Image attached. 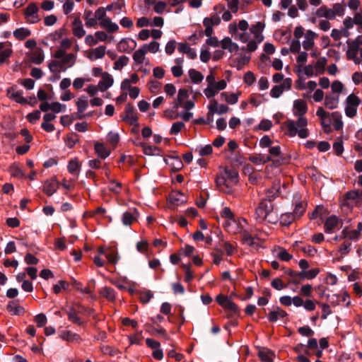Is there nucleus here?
Listing matches in <instances>:
<instances>
[{
	"label": "nucleus",
	"mask_w": 362,
	"mask_h": 362,
	"mask_svg": "<svg viewBox=\"0 0 362 362\" xmlns=\"http://www.w3.org/2000/svg\"><path fill=\"white\" fill-rule=\"evenodd\" d=\"M345 114L348 117L353 118L356 115L357 108L361 104V99L354 93H351L345 101Z\"/></svg>",
	"instance_id": "7ed1b4c3"
},
{
	"label": "nucleus",
	"mask_w": 362,
	"mask_h": 362,
	"mask_svg": "<svg viewBox=\"0 0 362 362\" xmlns=\"http://www.w3.org/2000/svg\"><path fill=\"white\" fill-rule=\"evenodd\" d=\"M339 103V95H334L332 93L327 94L325 98V106L329 109L334 110L336 109Z\"/></svg>",
	"instance_id": "6ab92c4d"
},
{
	"label": "nucleus",
	"mask_w": 362,
	"mask_h": 362,
	"mask_svg": "<svg viewBox=\"0 0 362 362\" xmlns=\"http://www.w3.org/2000/svg\"><path fill=\"white\" fill-rule=\"evenodd\" d=\"M255 219L259 223L267 221L269 223H276L277 216L274 213V205L272 202L262 200L255 209Z\"/></svg>",
	"instance_id": "f03ea898"
},
{
	"label": "nucleus",
	"mask_w": 362,
	"mask_h": 362,
	"mask_svg": "<svg viewBox=\"0 0 362 362\" xmlns=\"http://www.w3.org/2000/svg\"><path fill=\"white\" fill-rule=\"evenodd\" d=\"M317 35L313 31L308 30L305 32L303 40L302 42V46L306 51L311 50L315 45V39Z\"/></svg>",
	"instance_id": "ddd939ff"
},
{
	"label": "nucleus",
	"mask_w": 362,
	"mask_h": 362,
	"mask_svg": "<svg viewBox=\"0 0 362 362\" xmlns=\"http://www.w3.org/2000/svg\"><path fill=\"white\" fill-rule=\"evenodd\" d=\"M83 18L86 22V25L88 28H93L97 25V20L91 11H85Z\"/></svg>",
	"instance_id": "2f4dec72"
},
{
	"label": "nucleus",
	"mask_w": 362,
	"mask_h": 362,
	"mask_svg": "<svg viewBox=\"0 0 362 362\" xmlns=\"http://www.w3.org/2000/svg\"><path fill=\"white\" fill-rule=\"evenodd\" d=\"M296 218L292 213H285L281 216L280 223L282 226H288L291 224Z\"/></svg>",
	"instance_id": "c03bdc74"
},
{
	"label": "nucleus",
	"mask_w": 362,
	"mask_h": 362,
	"mask_svg": "<svg viewBox=\"0 0 362 362\" xmlns=\"http://www.w3.org/2000/svg\"><path fill=\"white\" fill-rule=\"evenodd\" d=\"M221 216L223 218H228V224L230 225L231 223L235 224V221L233 218V214L231 211V210L228 207H225L221 213Z\"/></svg>",
	"instance_id": "052dcab7"
},
{
	"label": "nucleus",
	"mask_w": 362,
	"mask_h": 362,
	"mask_svg": "<svg viewBox=\"0 0 362 362\" xmlns=\"http://www.w3.org/2000/svg\"><path fill=\"white\" fill-rule=\"evenodd\" d=\"M315 16L318 18H325L329 20L334 19V14L331 8L327 6H321L315 11Z\"/></svg>",
	"instance_id": "bb28decb"
},
{
	"label": "nucleus",
	"mask_w": 362,
	"mask_h": 362,
	"mask_svg": "<svg viewBox=\"0 0 362 362\" xmlns=\"http://www.w3.org/2000/svg\"><path fill=\"white\" fill-rule=\"evenodd\" d=\"M7 96L20 104H26L28 100L23 96V91L18 90L16 87L12 86L7 89Z\"/></svg>",
	"instance_id": "9d476101"
},
{
	"label": "nucleus",
	"mask_w": 362,
	"mask_h": 362,
	"mask_svg": "<svg viewBox=\"0 0 362 362\" xmlns=\"http://www.w3.org/2000/svg\"><path fill=\"white\" fill-rule=\"evenodd\" d=\"M249 160L252 163L260 165V164H264L266 163H268L272 160V157L269 156H265V155H254L252 156H250Z\"/></svg>",
	"instance_id": "72a5a7b5"
},
{
	"label": "nucleus",
	"mask_w": 362,
	"mask_h": 362,
	"mask_svg": "<svg viewBox=\"0 0 362 362\" xmlns=\"http://www.w3.org/2000/svg\"><path fill=\"white\" fill-rule=\"evenodd\" d=\"M144 49L146 50V52L156 53L159 51L160 44L156 41H153L149 44H144L142 45Z\"/></svg>",
	"instance_id": "864d4df0"
},
{
	"label": "nucleus",
	"mask_w": 362,
	"mask_h": 362,
	"mask_svg": "<svg viewBox=\"0 0 362 362\" xmlns=\"http://www.w3.org/2000/svg\"><path fill=\"white\" fill-rule=\"evenodd\" d=\"M129 62V57L125 55H122V56L119 57V59L114 62L113 68L115 70H120L124 66L127 65Z\"/></svg>",
	"instance_id": "de8ad7c7"
},
{
	"label": "nucleus",
	"mask_w": 362,
	"mask_h": 362,
	"mask_svg": "<svg viewBox=\"0 0 362 362\" xmlns=\"http://www.w3.org/2000/svg\"><path fill=\"white\" fill-rule=\"evenodd\" d=\"M345 201L342 205H347L348 207H352L354 203L359 201L358 191H349L344 195Z\"/></svg>",
	"instance_id": "b1692460"
},
{
	"label": "nucleus",
	"mask_w": 362,
	"mask_h": 362,
	"mask_svg": "<svg viewBox=\"0 0 362 362\" xmlns=\"http://www.w3.org/2000/svg\"><path fill=\"white\" fill-rule=\"evenodd\" d=\"M59 183L54 178L47 180L43 186V192L47 196H52L58 189Z\"/></svg>",
	"instance_id": "aec40b11"
},
{
	"label": "nucleus",
	"mask_w": 362,
	"mask_h": 362,
	"mask_svg": "<svg viewBox=\"0 0 362 362\" xmlns=\"http://www.w3.org/2000/svg\"><path fill=\"white\" fill-rule=\"evenodd\" d=\"M332 118L333 119L332 125L335 130H340L343 127V122L341 120V115L339 112H334L332 113Z\"/></svg>",
	"instance_id": "a19ab883"
},
{
	"label": "nucleus",
	"mask_w": 362,
	"mask_h": 362,
	"mask_svg": "<svg viewBox=\"0 0 362 362\" xmlns=\"http://www.w3.org/2000/svg\"><path fill=\"white\" fill-rule=\"evenodd\" d=\"M221 18L216 13L210 17H206L203 20V25L205 27L204 33L206 36H210L213 34V26L218 25L221 23Z\"/></svg>",
	"instance_id": "423d86ee"
},
{
	"label": "nucleus",
	"mask_w": 362,
	"mask_h": 362,
	"mask_svg": "<svg viewBox=\"0 0 362 362\" xmlns=\"http://www.w3.org/2000/svg\"><path fill=\"white\" fill-rule=\"evenodd\" d=\"M185 127V124L182 122H176L172 124L171 129L170 130V134L171 135L177 134L183 128Z\"/></svg>",
	"instance_id": "e2e57ef3"
},
{
	"label": "nucleus",
	"mask_w": 362,
	"mask_h": 362,
	"mask_svg": "<svg viewBox=\"0 0 362 362\" xmlns=\"http://www.w3.org/2000/svg\"><path fill=\"white\" fill-rule=\"evenodd\" d=\"M331 10L334 14V18L336 16H343L345 13V7L342 4L337 3L333 4Z\"/></svg>",
	"instance_id": "603ef678"
},
{
	"label": "nucleus",
	"mask_w": 362,
	"mask_h": 362,
	"mask_svg": "<svg viewBox=\"0 0 362 362\" xmlns=\"http://www.w3.org/2000/svg\"><path fill=\"white\" fill-rule=\"evenodd\" d=\"M100 295L110 301H114L115 300V290L110 287H103L100 291Z\"/></svg>",
	"instance_id": "79ce46f5"
},
{
	"label": "nucleus",
	"mask_w": 362,
	"mask_h": 362,
	"mask_svg": "<svg viewBox=\"0 0 362 362\" xmlns=\"http://www.w3.org/2000/svg\"><path fill=\"white\" fill-rule=\"evenodd\" d=\"M170 202L176 205L180 206L187 202V197L180 192H173L169 195Z\"/></svg>",
	"instance_id": "412c9836"
},
{
	"label": "nucleus",
	"mask_w": 362,
	"mask_h": 362,
	"mask_svg": "<svg viewBox=\"0 0 362 362\" xmlns=\"http://www.w3.org/2000/svg\"><path fill=\"white\" fill-rule=\"evenodd\" d=\"M144 153L146 154V155H148V156H155V155H159L160 153V148H158V147H156V146H144Z\"/></svg>",
	"instance_id": "0e129e2a"
},
{
	"label": "nucleus",
	"mask_w": 362,
	"mask_h": 362,
	"mask_svg": "<svg viewBox=\"0 0 362 362\" xmlns=\"http://www.w3.org/2000/svg\"><path fill=\"white\" fill-rule=\"evenodd\" d=\"M344 88V84L341 81L336 80L333 81L331 85L332 93L339 95V93H341Z\"/></svg>",
	"instance_id": "4d7b16f0"
},
{
	"label": "nucleus",
	"mask_w": 362,
	"mask_h": 362,
	"mask_svg": "<svg viewBox=\"0 0 362 362\" xmlns=\"http://www.w3.org/2000/svg\"><path fill=\"white\" fill-rule=\"evenodd\" d=\"M246 46L242 47L241 49L244 52H252L255 51L258 47V42L255 39L254 40H248Z\"/></svg>",
	"instance_id": "bf43d9fd"
},
{
	"label": "nucleus",
	"mask_w": 362,
	"mask_h": 362,
	"mask_svg": "<svg viewBox=\"0 0 362 362\" xmlns=\"http://www.w3.org/2000/svg\"><path fill=\"white\" fill-rule=\"evenodd\" d=\"M204 93L207 98H211L218 93V90L214 85H208Z\"/></svg>",
	"instance_id": "69168bd1"
},
{
	"label": "nucleus",
	"mask_w": 362,
	"mask_h": 362,
	"mask_svg": "<svg viewBox=\"0 0 362 362\" xmlns=\"http://www.w3.org/2000/svg\"><path fill=\"white\" fill-rule=\"evenodd\" d=\"M241 236L242 242L243 244L247 245L248 246H253L255 244V237L247 231H243L242 233Z\"/></svg>",
	"instance_id": "09e8293b"
},
{
	"label": "nucleus",
	"mask_w": 362,
	"mask_h": 362,
	"mask_svg": "<svg viewBox=\"0 0 362 362\" xmlns=\"http://www.w3.org/2000/svg\"><path fill=\"white\" fill-rule=\"evenodd\" d=\"M221 45L223 49H227L231 53L238 52L239 49V46L228 37H224L221 41Z\"/></svg>",
	"instance_id": "a878e982"
},
{
	"label": "nucleus",
	"mask_w": 362,
	"mask_h": 362,
	"mask_svg": "<svg viewBox=\"0 0 362 362\" xmlns=\"http://www.w3.org/2000/svg\"><path fill=\"white\" fill-rule=\"evenodd\" d=\"M279 194V189L276 187H272L266 192V199L267 202H272Z\"/></svg>",
	"instance_id": "680f3d73"
},
{
	"label": "nucleus",
	"mask_w": 362,
	"mask_h": 362,
	"mask_svg": "<svg viewBox=\"0 0 362 362\" xmlns=\"http://www.w3.org/2000/svg\"><path fill=\"white\" fill-rule=\"evenodd\" d=\"M76 56L74 54H66L62 59V65H68L69 67L72 66L75 64Z\"/></svg>",
	"instance_id": "13d9d810"
},
{
	"label": "nucleus",
	"mask_w": 362,
	"mask_h": 362,
	"mask_svg": "<svg viewBox=\"0 0 362 362\" xmlns=\"http://www.w3.org/2000/svg\"><path fill=\"white\" fill-rule=\"evenodd\" d=\"M59 337L64 341L69 342H80L81 339L80 336L69 330L63 329L59 332Z\"/></svg>",
	"instance_id": "f3484780"
},
{
	"label": "nucleus",
	"mask_w": 362,
	"mask_h": 362,
	"mask_svg": "<svg viewBox=\"0 0 362 362\" xmlns=\"http://www.w3.org/2000/svg\"><path fill=\"white\" fill-rule=\"evenodd\" d=\"M287 315L288 314L285 310H282L279 307H276L268 314V319L270 322H276L279 319L286 317Z\"/></svg>",
	"instance_id": "5701e85b"
},
{
	"label": "nucleus",
	"mask_w": 362,
	"mask_h": 362,
	"mask_svg": "<svg viewBox=\"0 0 362 362\" xmlns=\"http://www.w3.org/2000/svg\"><path fill=\"white\" fill-rule=\"evenodd\" d=\"M308 109L307 103L304 100L297 99L293 101V114L298 117V119L296 121L288 119L285 122L287 135L291 137L298 135L300 139L308 136V119L305 117Z\"/></svg>",
	"instance_id": "f257e3e1"
},
{
	"label": "nucleus",
	"mask_w": 362,
	"mask_h": 362,
	"mask_svg": "<svg viewBox=\"0 0 362 362\" xmlns=\"http://www.w3.org/2000/svg\"><path fill=\"white\" fill-rule=\"evenodd\" d=\"M123 120L131 125L137 124L138 117L134 111V106L129 103L127 104L125 107V115L123 117Z\"/></svg>",
	"instance_id": "f8f14e48"
},
{
	"label": "nucleus",
	"mask_w": 362,
	"mask_h": 362,
	"mask_svg": "<svg viewBox=\"0 0 362 362\" xmlns=\"http://www.w3.org/2000/svg\"><path fill=\"white\" fill-rule=\"evenodd\" d=\"M88 105L87 98L84 95L81 96L76 102L78 112H83L88 107Z\"/></svg>",
	"instance_id": "5fc2aeb1"
},
{
	"label": "nucleus",
	"mask_w": 362,
	"mask_h": 362,
	"mask_svg": "<svg viewBox=\"0 0 362 362\" xmlns=\"http://www.w3.org/2000/svg\"><path fill=\"white\" fill-rule=\"evenodd\" d=\"M264 28V25L262 23L257 22L256 24L252 25L250 29V33L254 35V38L258 42H262L264 40V36L262 35Z\"/></svg>",
	"instance_id": "a211bd4d"
},
{
	"label": "nucleus",
	"mask_w": 362,
	"mask_h": 362,
	"mask_svg": "<svg viewBox=\"0 0 362 362\" xmlns=\"http://www.w3.org/2000/svg\"><path fill=\"white\" fill-rule=\"evenodd\" d=\"M68 170L72 175H76L80 170V165L77 159H73L68 164Z\"/></svg>",
	"instance_id": "8fccbe9b"
},
{
	"label": "nucleus",
	"mask_w": 362,
	"mask_h": 362,
	"mask_svg": "<svg viewBox=\"0 0 362 362\" xmlns=\"http://www.w3.org/2000/svg\"><path fill=\"white\" fill-rule=\"evenodd\" d=\"M339 219L333 216L327 218L325 223V231L327 233H332L338 227Z\"/></svg>",
	"instance_id": "c85d7f7f"
},
{
	"label": "nucleus",
	"mask_w": 362,
	"mask_h": 362,
	"mask_svg": "<svg viewBox=\"0 0 362 362\" xmlns=\"http://www.w3.org/2000/svg\"><path fill=\"white\" fill-rule=\"evenodd\" d=\"M343 25L344 26L343 28V31H344V36L347 37L348 30L352 28L354 25L362 27V14L360 13H356L353 18L347 16L344 20Z\"/></svg>",
	"instance_id": "1a4fd4ad"
},
{
	"label": "nucleus",
	"mask_w": 362,
	"mask_h": 362,
	"mask_svg": "<svg viewBox=\"0 0 362 362\" xmlns=\"http://www.w3.org/2000/svg\"><path fill=\"white\" fill-rule=\"evenodd\" d=\"M304 28L302 26H297L294 29V38L290 42V50L292 53L299 52L301 49L300 39L304 37Z\"/></svg>",
	"instance_id": "39448f33"
},
{
	"label": "nucleus",
	"mask_w": 362,
	"mask_h": 362,
	"mask_svg": "<svg viewBox=\"0 0 362 362\" xmlns=\"http://www.w3.org/2000/svg\"><path fill=\"white\" fill-rule=\"evenodd\" d=\"M99 25L100 28L105 29L108 33H115L119 29L117 24L113 23L109 17L100 21Z\"/></svg>",
	"instance_id": "393cba45"
},
{
	"label": "nucleus",
	"mask_w": 362,
	"mask_h": 362,
	"mask_svg": "<svg viewBox=\"0 0 362 362\" xmlns=\"http://www.w3.org/2000/svg\"><path fill=\"white\" fill-rule=\"evenodd\" d=\"M146 50L144 49V47L141 46L139 49L135 51L132 57L135 63L138 64H141L144 62L145 55L146 54Z\"/></svg>",
	"instance_id": "c9c22d12"
},
{
	"label": "nucleus",
	"mask_w": 362,
	"mask_h": 362,
	"mask_svg": "<svg viewBox=\"0 0 362 362\" xmlns=\"http://www.w3.org/2000/svg\"><path fill=\"white\" fill-rule=\"evenodd\" d=\"M101 78L102 79L98 83V89L101 92H105L113 85L114 78L112 75L105 71Z\"/></svg>",
	"instance_id": "4468645a"
},
{
	"label": "nucleus",
	"mask_w": 362,
	"mask_h": 362,
	"mask_svg": "<svg viewBox=\"0 0 362 362\" xmlns=\"http://www.w3.org/2000/svg\"><path fill=\"white\" fill-rule=\"evenodd\" d=\"M307 207V203L305 202H298L295 204V207L292 214L296 219L300 218L305 213Z\"/></svg>",
	"instance_id": "7c9ffc66"
},
{
	"label": "nucleus",
	"mask_w": 362,
	"mask_h": 362,
	"mask_svg": "<svg viewBox=\"0 0 362 362\" xmlns=\"http://www.w3.org/2000/svg\"><path fill=\"white\" fill-rule=\"evenodd\" d=\"M136 47V42L131 38H123L117 45V49L120 52L130 53Z\"/></svg>",
	"instance_id": "9b49d317"
},
{
	"label": "nucleus",
	"mask_w": 362,
	"mask_h": 362,
	"mask_svg": "<svg viewBox=\"0 0 362 362\" xmlns=\"http://www.w3.org/2000/svg\"><path fill=\"white\" fill-rule=\"evenodd\" d=\"M216 184L218 189L224 193L230 194L233 191L234 186L229 185L228 180H224L223 176L216 177Z\"/></svg>",
	"instance_id": "2eb2a0df"
},
{
	"label": "nucleus",
	"mask_w": 362,
	"mask_h": 362,
	"mask_svg": "<svg viewBox=\"0 0 362 362\" xmlns=\"http://www.w3.org/2000/svg\"><path fill=\"white\" fill-rule=\"evenodd\" d=\"M50 110L55 113L64 112L66 110V105L59 102H54L50 104Z\"/></svg>",
	"instance_id": "774afa93"
},
{
	"label": "nucleus",
	"mask_w": 362,
	"mask_h": 362,
	"mask_svg": "<svg viewBox=\"0 0 362 362\" xmlns=\"http://www.w3.org/2000/svg\"><path fill=\"white\" fill-rule=\"evenodd\" d=\"M12 54V49L10 47H5V44L0 43V64H3L10 57Z\"/></svg>",
	"instance_id": "4c0bfd02"
},
{
	"label": "nucleus",
	"mask_w": 362,
	"mask_h": 362,
	"mask_svg": "<svg viewBox=\"0 0 362 362\" xmlns=\"http://www.w3.org/2000/svg\"><path fill=\"white\" fill-rule=\"evenodd\" d=\"M208 110L207 116L209 117L210 115H214L215 113L218 115L226 114L230 110V108L226 105H220L215 99H212L208 105Z\"/></svg>",
	"instance_id": "6e6552de"
},
{
	"label": "nucleus",
	"mask_w": 362,
	"mask_h": 362,
	"mask_svg": "<svg viewBox=\"0 0 362 362\" xmlns=\"http://www.w3.org/2000/svg\"><path fill=\"white\" fill-rule=\"evenodd\" d=\"M71 30L74 36L78 38H81L86 35L82 21L78 17L76 18L72 22Z\"/></svg>",
	"instance_id": "dca6fc26"
},
{
	"label": "nucleus",
	"mask_w": 362,
	"mask_h": 362,
	"mask_svg": "<svg viewBox=\"0 0 362 362\" xmlns=\"http://www.w3.org/2000/svg\"><path fill=\"white\" fill-rule=\"evenodd\" d=\"M216 176H223L224 180H228L229 185H233L234 187L239 182L238 172L234 168H223Z\"/></svg>",
	"instance_id": "0eeeda50"
},
{
	"label": "nucleus",
	"mask_w": 362,
	"mask_h": 362,
	"mask_svg": "<svg viewBox=\"0 0 362 362\" xmlns=\"http://www.w3.org/2000/svg\"><path fill=\"white\" fill-rule=\"evenodd\" d=\"M342 233L344 235V238L352 240H358L360 236V233H358L356 230H349L347 228L344 229Z\"/></svg>",
	"instance_id": "6e6d98bb"
},
{
	"label": "nucleus",
	"mask_w": 362,
	"mask_h": 362,
	"mask_svg": "<svg viewBox=\"0 0 362 362\" xmlns=\"http://www.w3.org/2000/svg\"><path fill=\"white\" fill-rule=\"evenodd\" d=\"M191 81L196 84L201 83L204 79L203 74L194 69H190L188 71Z\"/></svg>",
	"instance_id": "58836bf2"
},
{
	"label": "nucleus",
	"mask_w": 362,
	"mask_h": 362,
	"mask_svg": "<svg viewBox=\"0 0 362 362\" xmlns=\"http://www.w3.org/2000/svg\"><path fill=\"white\" fill-rule=\"evenodd\" d=\"M6 309L8 313L15 315L23 314L25 312V309L19 305L17 301L8 302Z\"/></svg>",
	"instance_id": "c756f323"
},
{
	"label": "nucleus",
	"mask_w": 362,
	"mask_h": 362,
	"mask_svg": "<svg viewBox=\"0 0 362 362\" xmlns=\"http://www.w3.org/2000/svg\"><path fill=\"white\" fill-rule=\"evenodd\" d=\"M40 8L35 3H30L24 9L26 22L30 24L38 23L41 20V17L38 14Z\"/></svg>",
	"instance_id": "20e7f679"
},
{
	"label": "nucleus",
	"mask_w": 362,
	"mask_h": 362,
	"mask_svg": "<svg viewBox=\"0 0 362 362\" xmlns=\"http://www.w3.org/2000/svg\"><path fill=\"white\" fill-rule=\"evenodd\" d=\"M66 314L68 315V319L73 323L78 325L82 324L81 318L78 316L77 313L74 308H71L66 310Z\"/></svg>",
	"instance_id": "a18cd8bd"
},
{
	"label": "nucleus",
	"mask_w": 362,
	"mask_h": 362,
	"mask_svg": "<svg viewBox=\"0 0 362 362\" xmlns=\"http://www.w3.org/2000/svg\"><path fill=\"white\" fill-rule=\"evenodd\" d=\"M78 141V135L75 133L69 134L65 138V144L69 148H73Z\"/></svg>",
	"instance_id": "3c124183"
},
{
	"label": "nucleus",
	"mask_w": 362,
	"mask_h": 362,
	"mask_svg": "<svg viewBox=\"0 0 362 362\" xmlns=\"http://www.w3.org/2000/svg\"><path fill=\"white\" fill-rule=\"evenodd\" d=\"M136 220V216L130 211H126L122 217V222L124 226H130Z\"/></svg>",
	"instance_id": "49530a36"
},
{
	"label": "nucleus",
	"mask_w": 362,
	"mask_h": 362,
	"mask_svg": "<svg viewBox=\"0 0 362 362\" xmlns=\"http://www.w3.org/2000/svg\"><path fill=\"white\" fill-rule=\"evenodd\" d=\"M327 62V59L325 57H320L316 61V63L313 67L315 68L317 76L324 74Z\"/></svg>",
	"instance_id": "e433bc0d"
},
{
	"label": "nucleus",
	"mask_w": 362,
	"mask_h": 362,
	"mask_svg": "<svg viewBox=\"0 0 362 362\" xmlns=\"http://www.w3.org/2000/svg\"><path fill=\"white\" fill-rule=\"evenodd\" d=\"M30 60L35 64H41L44 60V54L42 49H36L31 53Z\"/></svg>",
	"instance_id": "37998d69"
},
{
	"label": "nucleus",
	"mask_w": 362,
	"mask_h": 362,
	"mask_svg": "<svg viewBox=\"0 0 362 362\" xmlns=\"http://www.w3.org/2000/svg\"><path fill=\"white\" fill-rule=\"evenodd\" d=\"M177 50L180 53L187 54L190 59H194L197 56L195 49L191 48L187 43H179Z\"/></svg>",
	"instance_id": "4be33fe9"
},
{
	"label": "nucleus",
	"mask_w": 362,
	"mask_h": 362,
	"mask_svg": "<svg viewBox=\"0 0 362 362\" xmlns=\"http://www.w3.org/2000/svg\"><path fill=\"white\" fill-rule=\"evenodd\" d=\"M13 36L18 40H23L31 35V31L27 28H20L13 31Z\"/></svg>",
	"instance_id": "473e14b6"
},
{
	"label": "nucleus",
	"mask_w": 362,
	"mask_h": 362,
	"mask_svg": "<svg viewBox=\"0 0 362 362\" xmlns=\"http://www.w3.org/2000/svg\"><path fill=\"white\" fill-rule=\"evenodd\" d=\"M165 162L172 166V168L174 171H178L182 168V163L181 159L179 157L171 156L168 159H165Z\"/></svg>",
	"instance_id": "f704fd0d"
},
{
	"label": "nucleus",
	"mask_w": 362,
	"mask_h": 362,
	"mask_svg": "<svg viewBox=\"0 0 362 362\" xmlns=\"http://www.w3.org/2000/svg\"><path fill=\"white\" fill-rule=\"evenodd\" d=\"M94 148L98 157L102 159H105L110 154V151L106 148L103 143L95 142Z\"/></svg>",
	"instance_id": "cd10ccee"
},
{
	"label": "nucleus",
	"mask_w": 362,
	"mask_h": 362,
	"mask_svg": "<svg viewBox=\"0 0 362 362\" xmlns=\"http://www.w3.org/2000/svg\"><path fill=\"white\" fill-rule=\"evenodd\" d=\"M259 356L264 361H272L274 353L269 350H262L259 352Z\"/></svg>",
	"instance_id": "338daca9"
},
{
	"label": "nucleus",
	"mask_w": 362,
	"mask_h": 362,
	"mask_svg": "<svg viewBox=\"0 0 362 362\" xmlns=\"http://www.w3.org/2000/svg\"><path fill=\"white\" fill-rule=\"evenodd\" d=\"M106 47L100 45L93 49L90 56V59L92 60L102 59L105 54Z\"/></svg>",
	"instance_id": "ea45409f"
}]
</instances>
